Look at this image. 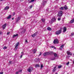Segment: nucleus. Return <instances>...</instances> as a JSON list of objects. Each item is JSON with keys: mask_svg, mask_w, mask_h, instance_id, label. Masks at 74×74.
I'll return each mask as SVG.
<instances>
[{"mask_svg": "<svg viewBox=\"0 0 74 74\" xmlns=\"http://www.w3.org/2000/svg\"><path fill=\"white\" fill-rule=\"evenodd\" d=\"M20 30H21L20 32V34L21 35H22V34H23L25 32V29H23V28H22L20 29Z\"/></svg>", "mask_w": 74, "mask_h": 74, "instance_id": "f257e3e1", "label": "nucleus"}, {"mask_svg": "<svg viewBox=\"0 0 74 74\" xmlns=\"http://www.w3.org/2000/svg\"><path fill=\"white\" fill-rule=\"evenodd\" d=\"M62 29H60L57 31L56 32V34L57 35L60 34L62 33Z\"/></svg>", "mask_w": 74, "mask_h": 74, "instance_id": "f03ea898", "label": "nucleus"}, {"mask_svg": "<svg viewBox=\"0 0 74 74\" xmlns=\"http://www.w3.org/2000/svg\"><path fill=\"white\" fill-rule=\"evenodd\" d=\"M63 15V12L60 11L58 12V16L59 17H61Z\"/></svg>", "mask_w": 74, "mask_h": 74, "instance_id": "7ed1b4c3", "label": "nucleus"}, {"mask_svg": "<svg viewBox=\"0 0 74 74\" xmlns=\"http://www.w3.org/2000/svg\"><path fill=\"white\" fill-rule=\"evenodd\" d=\"M33 67H30L28 69H27V71H28V72H29V73H31L32 71H33Z\"/></svg>", "mask_w": 74, "mask_h": 74, "instance_id": "20e7f679", "label": "nucleus"}, {"mask_svg": "<svg viewBox=\"0 0 74 74\" xmlns=\"http://www.w3.org/2000/svg\"><path fill=\"white\" fill-rule=\"evenodd\" d=\"M54 44H58L59 43V41H58V40L57 39H56L54 40L53 42Z\"/></svg>", "mask_w": 74, "mask_h": 74, "instance_id": "39448f33", "label": "nucleus"}, {"mask_svg": "<svg viewBox=\"0 0 74 74\" xmlns=\"http://www.w3.org/2000/svg\"><path fill=\"white\" fill-rule=\"evenodd\" d=\"M47 3V1H45V0H44L42 1V4L43 5H45V4Z\"/></svg>", "mask_w": 74, "mask_h": 74, "instance_id": "423d86ee", "label": "nucleus"}, {"mask_svg": "<svg viewBox=\"0 0 74 74\" xmlns=\"http://www.w3.org/2000/svg\"><path fill=\"white\" fill-rule=\"evenodd\" d=\"M19 42H17L15 46V48H16V49L18 48V46H19Z\"/></svg>", "mask_w": 74, "mask_h": 74, "instance_id": "0eeeda50", "label": "nucleus"}, {"mask_svg": "<svg viewBox=\"0 0 74 74\" xmlns=\"http://www.w3.org/2000/svg\"><path fill=\"white\" fill-rule=\"evenodd\" d=\"M6 26H7V23H5L3 25V29L4 30L5 29V27H6Z\"/></svg>", "mask_w": 74, "mask_h": 74, "instance_id": "6e6552de", "label": "nucleus"}, {"mask_svg": "<svg viewBox=\"0 0 74 74\" xmlns=\"http://www.w3.org/2000/svg\"><path fill=\"white\" fill-rule=\"evenodd\" d=\"M21 17L19 16L17 18H16V22H18V21L20 19Z\"/></svg>", "mask_w": 74, "mask_h": 74, "instance_id": "1a4fd4ad", "label": "nucleus"}, {"mask_svg": "<svg viewBox=\"0 0 74 74\" xmlns=\"http://www.w3.org/2000/svg\"><path fill=\"white\" fill-rule=\"evenodd\" d=\"M12 37H13V38H14V37L18 38V34H17L16 35L14 34L13 36Z\"/></svg>", "mask_w": 74, "mask_h": 74, "instance_id": "9d476101", "label": "nucleus"}, {"mask_svg": "<svg viewBox=\"0 0 74 74\" xmlns=\"http://www.w3.org/2000/svg\"><path fill=\"white\" fill-rule=\"evenodd\" d=\"M56 21V18H53L51 20V23H53L54 22Z\"/></svg>", "mask_w": 74, "mask_h": 74, "instance_id": "9b49d317", "label": "nucleus"}, {"mask_svg": "<svg viewBox=\"0 0 74 74\" xmlns=\"http://www.w3.org/2000/svg\"><path fill=\"white\" fill-rule=\"evenodd\" d=\"M67 53L68 55H72V53L71 52L69 51H68L67 52Z\"/></svg>", "mask_w": 74, "mask_h": 74, "instance_id": "f8f14e48", "label": "nucleus"}, {"mask_svg": "<svg viewBox=\"0 0 74 74\" xmlns=\"http://www.w3.org/2000/svg\"><path fill=\"white\" fill-rule=\"evenodd\" d=\"M66 30H67V28L66 27H64L63 29V32L64 33L66 31Z\"/></svg>", "mask_w": 74, "mask_h": 74, "instance_id": "ddd939ff", "label": "nucleus"}, {"mask_svg": "<svg viewBox=\"0 0 74 74\" xmlns=\"http://www.w3.org/2000/svg\"><path fill=\"white\" fill-rule=\"evenodd\" d=\"M48 55H53V53L52 51H49V52H48Z\"/></svg>", "mask_w": 74, "mask_h": 74, "instance_id": "4468645a", "label": "nucleus"}, {"mask_svg": "<svg viewBox=\"0 0 74 74\" xmlns=\"http://www.w3.org/2000/svg\"><path fill=\"white\" fill-rule=\"evenodd\" d=\"M64 10H67L68 8H67V5H65V6L63 7Z\"/></svg>", "mask_w": 74, "mask_h": 74, "instance_id": "2eb2a0df", "label": "nucleus"}, {"mask_svg": "<svg viewBox=\"0 0 74 74\" xmlns=\"http://www.w3.org/2000/svg\"><path fill=\"white\" fill-rule=\"evenodd\" d=\"M64 47V45H62L60 47V49H63V47Z\"/></svg>", "mask_w": 74, "mask_h": 74, "instance_id": "dca6fc26", "label": "nucleus"}, {"mask_svg": "<svg viewBox=\"0 0 74 74\" xmlns=\"http://www.w3.org/2000/svg\"><path fill=\"white\" fill-rule=\"evenodd\" d=\"M9 8H10V7L9 6H6L4 10H8Z\"/></svg>", "mask_w": 74, "mask_h": 74, "instance_id": "f3484780", "label": "nucleus"}, {"mask_svg": "<svg viewBox=\"0 0 74 74\" xmlns=\"http://www.w3.org/2000/svg\"><path fill=\"white\" fill-rule=\"evenodd\" d=\"M11 15H10L8 16V17L7 18V19H11Z\"/></svg>", "mask_w": 74, "mask_h": 74, "instance_id": "a211bd4d", "label": "nucleus"}, {"mask_svg": "<svg viewBox=\"0 0 74 74\" xmlns=\"http://www.w3.org/2000/svg\"><path fill=\"white\" fill-rule=\"evenodd\" d=\"M44 56H46V55H48V52H46L45 53H44L43 54Z\"/></svg>", "mask_w": 74, "mask_h": 74, "instance_id": "6ab92c4d", "label": "nucleus"}, {"mask_svg": "<svg viewBox=\"0 0 74 74\" xmlns=\"http://www.w3.org/2000/svg\"><path fill=\"white\" fill-rule=\"evenodd\" d=\"M47 29L48 30H49V31L52 30V29L51 27H48Z\"/></svg>", "mask_w": 74, "mask_h": 74, "instance_id": "aec40b11", "label": "nucleus"}, {"mask_svg": "<svg viewBox=\"0 0 74 74\" xmlns=\"http://www.w3.org/2000/svg\"><path fill=\"white\" fill-rule=\"evenodd\" d=\"M74 18L72 20H71L70 22V23H74Z\"/></svg>", "mask_w": 74, "mask_h": 74, "instance_id": "412c9836", "label": "nucleus"}, {"mask_svg": "<svg viewBox=\"0 0 74 74\" xmlns=\"http://www.w3.org/2000/svg\"><path fill=\"white\" fill-rule=\"evenodd\" d=\"M56 70V67L55 66L54 67V69L53 70V71L54 72V71H55Z\"/></svg>", "mask_w": 74, "mask_h": 74, "instance_id": "4be33fe9", "label": "nucleus"}, {"mask_svg": "<svg viewBox=\"0 0 74 74\" xmlns=\"http://www.w3.org/2000/svg\"><path fill=\"white\" fill-rule=\"evenodd\" d=\"M37 51V49H34L33 50V52H34V53H35Z\"/></svg>", "mask_w": 74, "mask_h": 74, "instance_id": "5701e85b", "label": "nucleus"}, {"mask_svg": "<svg viewBox=\"0 0 74 74\" xmlns=\"http://www.w3.org/2000/svg\"><path fill=\"white\" fill-rule=\"evenodd\" d=\"M60 10H63V9H64V8L63 7H62L61 8H60Z\"/></svg>", "mask_w": 74, "mask_h": 74, "instance_id": "b1692460", "label": "nucleus"}, {"mask_svg": "<svg viewBox=\"0 0 74 74\" xmlns=\"http://www.w3.org/2000/svg\"><path fill=\"white\" fill-rule=\"evenodd\" d=\"M71 36H74V32L71 33Z\"/></svg>", "mask_w": 74, "mask_h": 74, "instance_id": "393cba45", "label": "nucleus"}, {"mask_svg": "<svg viewBox=\"0 0 74 74\" xmlns=\"http://www.w3.org/2000/svg\"><path fill=\"white\" fill-rule=\"evenodd\" d=\"M38 32H36L34 34L35 35V36H36Z\"/></svg>", "mask_w": 74, "mask_h": 74, "instance_id": "a878e982", "label": "nucleus"}, {"mask_svg": "<svg viewBox=\"0 0 74 74\" xmlns=\"http://www.w3.org/2000/svg\"><path fill=\"white\" fill-rule=\"evenodd\" d=\"M54 55L55 57H56V56H57V54H56V53H54Z\"/></svg>", "mask_w": 74, "mask_h": 74, "instance_id": "bb28decb", "label": "nucleus"}, {"mask_svg": "<svg viewBox=\"0 0 74 74\" xmlns=\"http://www.w3.org/2000/svg\"><path fill=\"white\" fill-rule=\"evenodd\" d=\"M36 67H40V65L38 64H36Z\"/></svg>", "mask_w": 74, "mask_h": 74, "instance_id": "cd10ccee", "label": "nucleus"}, {"mask_svg": "<svg viewBox=\"0 0 74 74\" xmlns=\"http://www.w3.org/2000/svg\"><path fill=\"white\" fill-rule=\"evenodd\" d=\"M41 20L43 22H45V19L42 18Z\"/></svg>", "mask_w": 74, "mask_h": 74, "instance_id": "c85d7f7f", "label": "nucleus"}, {"mask_svg": "<svg viewBox=\"0 0 74 74\" xmlns=\"http://www.w3.org/2000/svg\"><path fill=\"white\" fill-rule=\"evenodd\" d=\"M61 67H62V66H58V69H60V68H61Z\"/></svg>", "mask_w": 74, "mask_h": 74, "instance_id": "c756f323", "label": "nucleus"}, {"mask_svg": "<svg viewBox=\"0 0 74 74\" xmlns=\"http://www.w3.org/2000/svg\"><path fill=\"white\" fill-rule=\"evenodd\" d=\"M69 61L68 62H67L66 63V65H67V66H68L69 65Z\"/></svg>", "mask_w": 74, "mask_h": 74, "instance_id": "7c9ffc66", "label": "nucleus"}, {"mask_svg": "<svg viewBox=\"0 0 74 74\" xmlns=\"http://www.w3.org/2000/svg\"><path fill=\"white\" fill-rule=\"evenodd\" d=\"M60 19H61L60 17L58 18V21H60Z\"/></svg>", "mask_w": 74, "mask_h": 74, "instance_id": "2f4dec72", "label": "nucleus"}, {"mask_svg": "<svg viewBox=\"0 0 74 74\" xmlns=\"http://www.w3.org/2000/svg\"><path fill=\"white\" fill-rule=\"evenodd\" d=\"M32 37H35V36L34 34H33L32 35Z\"/></svg>", "mask_w": 74, "mask_h": 74, "instance_id": "473e14b6", "label": "nucleus"}, {"mask_svg": "<svg viewBox=\"0 0 74 74\" xmlns=\"http://www.w3.org/2000/svg\"><path fill=\"white\" fill-rule=\"evenodd\" d=\"M3 49H7V47H6V46H4V47L3 48Z\"/></svg>", "mask_w": 74, "mask_h": 74, "instance_id": "72a5a7b5", "label": "nucleus"}, {"mask_svg": "<svg viewBox=\"0 0 74 74\" xmlns=\"http://www.w3.org/2000/svg\"><path fill=\"white\" fill-rule=\"evenodd\" d=\"M40 53L38 55V56H40V55H41V54H42V53H41V52H40Z\"/></svg>", "mask_w": 74, "mask_h": 74, "instance_id": "f704fd0d", "label": "nucleus"}, {"mask_svg": "<svg viewBox=\"0 0 74 74\" xmlns=\"http://www.w3.org/2000/svg\"><path fill=\"white\" fill-rule=\"evenodd\" d=\"M55 59H56V58L55 57H54L53 58H52L51 59V60H55Z\"/></svg>", "mask_w": 74, "mask_h": 74, "instance_id": "c9c22d12", "label": "nucleus"}, {"mask_svg": "<svg viewBox=\"0 0 74 74\" xmlns=\"http://www.w3.org/2000/svg\"><path fill=\"white\" fill-rule=\"evenodd\" d=\"M41 68L40 69H41L42 68V67H43V65H42V64H41Z\"/></svg>", "mask_w": 74, "mask_h": 74, "instance_id": "e433bc0d", "label": "nucleus"}, {"mask_svg": "<svg viewBox=\"0 0 74 74\" xmlns=\"http://www.w3.org/2000/svg\"><path fill=\"white\" fill-rule=\"evenodd\" d=\"M35 0H31L30 1V3H32V2H33V1H34Z\"/></svg>", "mask_w": 74, "mask_h": 74, "instance_id": "4c0bfd02", "label": "nucleus"}, {"mask_svg": "<svg viewBox=\"0 0 74 74\" xmlns=\"http://www.w3.org/2000/svg\"><path fill=\"white\" fill-rule=\"evenodd\" d=\"M15 12H14L13 13V16H14L15 15Z\"/></svg>", "mask_w": 74, "mask_h": 74, "instance_id": "58836bf2", "label": "nucleus"}, {"mask_svg": "<svg viewBox=\"0 0 74 74\" xmlns=\"http://www.w3.org/2000/svg\"><path fill=\"white\" fill-rule=\"evenodd\" d=\"M21 55H23V52H22L21 53Z\"/></svg>", "mask_w": 74, "mask_h": 74, "instance_id": "ea45409f", "label": "nucleus"}, {"mask_svg": "<svg viewBox=\"0 0 74 74\" xmlns=\"http://www.w3.org/2000/svg\"><path fill=\"white\" fill-rule=\"evenodd\" d=\"M30 8H32V7H33V5H30Z\"/></svg>", "mask_w": 74, "mask_h": 74, "instance_id": "a19ab883", "label": "nucleus"}, {"mask_svg": "<svg viewBox=\"0 0 74 74\" xmlns=\"http://www.w3.org/2000/svg\"><path fill=\"white\" fill-rule=\"evenodd\" d=\"M19 71H18V72H16V74H18V73H19Z\"/></svg>", "mask_w": 74, "mask_h": 74, "instance_id": "79ce46f5", "label": "nucleus"}, {"mask_svg": "<svg viewBox=\"0 0 74 74\" xmlns=\"http://www.w3.org/2000/svg\"><path fill=\"white\" fill-rule=\"evenodd\" d=\"M51 48H54V46H51Z\"/></svg>", "mask_w": 74, "mask_h": 74, "instance_id": "37998d69", "label": "nucleus"}, {"mask_svg": "<svg viewBox=\"0 0 74 74\" xmlns=\"http://www.w3.org/2000/svg\"><path fill=\"white\" fill-rule=\"evenodd\" d=\"M18 72L19 73V72H20L21 73L22 72V70H20V71H18Z\"/></svg>", "mask_w": 74, "mask_h": 74, "instance_id": "c03bdc74", "label": "nucleus"}, {"mask_svg": "<svg viewBox=\"0 0 74 74\" xmlns=\"http://www.w3.org/2000/svg\"><path fill=\"white\" fill-rule=\"evenodd\" d=\"M0 74H3V72H0Z\"/></svg>", "mask_w": 74, "mask_h": 74, "instance_id": "a18cd8bd", "label": "nucleus"}, {"mask_svg": "<svg viewBox=\"0 0 74 74\" xmlns=\"http://www.w3.org/2000/svg\"><path fill=\"white\" fill-rule=\"evenodd\" d=\"M9 63H10V64H11V61H9Z\"/></svg>", "mask_w": 74, "mask_h": 74, "instance_id": "49530a36", "label": "nucleus"}, {"mask_svg": "<svg viewBox=\"0 0 74 74\" xmlns=\"http://www.w3.org/2000/svg\"><path fill=\"white\" fill-rule=\"evenodd\" d=\"M9 33H10V32H8L7 33V35H8V34H9Z\"/></svg>", "mask_w": 74, "mask_h": 74, "instance_id": "de8ad7c7", "label": "nucleus"}, {"mask_svg": "<svg viewBox=\"0 0 74 74\" xmlns=\"http://www.w3.org/2000/svg\"><path fill=\"white\" fill-rule=\"evenodd\" d=\"M1 34H2V32H0V35Z\"/></svg>", "mask_w": 74, "mask_h": 74, "instance_id": "09e8293b", "label": "nucleus"}, {"mask_svg": "<svg viewBox=\"0 0 74 74\" xmlns=\"http://www.w3.org/2000/svg\"><path fill=\"white\" fill-rule=\"evenodd\" d=\"M23 56L22 55H21V56H20V58H22V56Z\"/></svg>", "mask_w": 74, "mask_h": 74, "instance_id": "8fccbe9b", "label": "nucleus"}, {"mask_svg": "<svg viewBox=\"0 0 74 74\" xmlns=\"http://www.w3.org/2000/svg\"><path fill=\"white\" fill-rule=\"evenodd\" d=\"M27 42V40H25V42Z\"/></svg>", "mask_w": 74, "mask_h": 74, "instance_id": "3c124183", "label": "nucleus"}, {"mask_svg": "<svg viewBox=\"0 0 74 74\" xmlns=\"http://www.w3.org/2000/svg\"><path fill=\"white\" fill-rule=\"evenodd\" d=\"M54 49H56V48H55V47H54Z\"/></svg>", "mask_w": 74, "mask_h": 74, "instance_id": "603ef678", "label": "nucleus"}, {"mask_svg": "<svg viewBox=\"0 0 74 74\" xmlns=\"http://www.w3.org/2000/svg\"><path fill=\"white\" fill-rule=\"evenodd\" d=\"M12 20H14V18H12Z\"/></svg>", "mask_w": 74, "mask_h": 74, "instance_id": "864d4df0", "label": "nucleus"}, {"mask_svg": "<svg viewBox=\"0 0 74 74\" xmlns=\"http://www.w3.org/2000/svg\"><path fill=\"white\" fill-rule=\"evenodd\" d=\"M0 1H3V0H0Z\"/></svg>", "mask_w": 74, "mask_h": 74, "instance_id": "5fc2aeb1", "label": "nucleus"}, {"mask_svg": "<svg viewBox=\"0 0 74 74\" xmlns=\"http://www.w3.org/2000/svg\"><path fill=\"white\" fill-rule=\"evenodd\" d=\"M56 74H58V73H56Z\"/></svg>", "mask_w": 74, "mask_h": 74, "instance_id": "6e6d98bb", "label": "nucleus"}, {"mask_svg": "<svg viewBox=\"0 0 74 74\" xmlns=\"http://www.w3.org/2000/svg\"><path fill=\"white\" fill-rule=\"evenodd\" d=\"M28 1H30V0H28Z\"/></svg>", "mask_w": 74, "mask_h": 74, "instance_id": "4d7b16f0", "label": "nucleus"}, {"mask_svg": "<svg viewBox=\"0 0 74 74\" xmlns=\"http://www.w3.org/2000/svg\"><path fill=\"white\" fill-rule=\"evenodd\" d=\"M73 55H74V53L73 54Z\"/></svg>", "mask_w": 74, "mask_h": 74, "instance_id": "13d9d810", "label": "nucleus"}]
</instances>
